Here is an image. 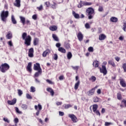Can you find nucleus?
Returning a JSON list of instances; mask_svg holds the SVG:
<instances>
[{"label":"nucleus","instance_id":"obj_1","mask_svg":"<svg viewBox=\"0 0 126 126\" xmlns=\"http://www.w3.org/2000/svg\"><path fill=\"white\" fill-rule=\"evenodd\" d=\"M23 40H25V44L27 46H30L31 45V36L28 35L27 36V33L24 32L22 35Z\"/></svg>","mask_w":126,"mask_h":126},{"label":"nucleus","instance_id":"obj_2","mask_svg":"<svg viewBox=\"0 0 126 126\" xmlns=\"http://www.w3.org/2000/svg\"><path fill=\"white\" fill-rule=\"evenodd\" d=\"M86 12L88 13V19H93V17H94V14H95L94 9L92 7H89L86 10Z\"/></svg>","mask_w":126,"mask_h":126},{"label":"nucleus","instance_id":"obj_3","mask_svg":"<svg viewBox=\"0 0 126 126\" xmlns=\"http://www.w3.org/2000/svg\"><path fill=\"white\" fill-rule=\"evenodd\" d=\"M9 14V13L8 12V11H2L0 14L1 20L2 21L5 22L6 21V18L8 17Z\"/></svg>","mask_w":126,"mask_h":126},{"label":"nucleus","instance_id":"obj_4","mask_svg":"<svg viewBox=\"0 0 126 126\" xmlns=\"http://www.w3.org/2000/svg\"><path fill=\"white\" fill-rule=\"evenodd\" d=\"M8 69H9V65L6 63L1 64L0 66V70L1 72L4 73Z\"/></svg>","mask_w":126,"mask_h":126},{"label":"nucleus","instance_id":"obj_5","mask_svg":"<svg viewBox=\"0 0 126 126\" xmlns=\"http://www.w3.org/2000/svg\"><path fill=\"white\" fill-rule=\"evenodd\" d=\"M69 118H70L73 123H77L78 122V119L74 114H69L68 115Z\"/></svg>","mask_w":126,"mask_h":126},{"label":"nucleus","instance_id":"obj_6","mask_svg":"<svg viewBox=\"0 0 126 126\" xmlns=\"http://www.w3.org/2000/svg\"><path fill=\"white\" fill-rule=\"evenodd\" d=\"M100 72L101 73H103L104 75H106V74H107V68H106L105 65H102V68H100Z\"/></svg>","mask_w":126,"mask_h":126},{"label":"nucleus","instance_id":"obj_7","mask_svg":"<svg viewBox=\"0 0 126 126\" xmlns=\"http://www.w3.org/2000/svg\"><path fill=\"white\" fill-rule=\"evenodd\" d=\"M33 69L34 70H36V71L42 70V69L41 68V66H40V64L39 63H36L34 64Z\"/></svg>","mask_w":126,"mask_h":126},{"label":"nucleus","instance_id":"obj_8","mask_svg":"<svg viewBox=\"0 0 126 126\" xmlns=\"http://www.w3.org/2000/svg\"><path fill=\"white\" fill-rule=\"evenodd\" d=\"M34 49L33 48H31L29 50L28 56L30 58H33L34 57Z\"/></svg>","mask_w":126,"mask_h":126},{"label":"nucleus","instance_id":"obj_9","mask_svg":"<svg viewBox=\"0 0 126 126\" xmlns=\"http://www.w3.org/2000/svg\"><path fill=\"white\" fill-rule=\"evenodd\" d=\"M94 93H95V89H92L87 92V94L88 96H92L94 95Z\"/></svg>","mask_w":126,"mask_h":126},{"label":"nucleus","instance_id":"obj_10","mask_svg":"<svg viewBox=\"0 0 126 126\" xmlns=\"http://www.w3.org/2000/svg\"><path fill=\"white\" fill-rule=\"evenodd\" d=\"M8 105H15L16 104V98H14L12 100H8Z\"/></svg>","mask_w":126,"mask_h":126},{"label":"nucleus","instance_id":"obj_11","mask_svg":"<svg viewBox=\"0 0 126 126\" xmlns=\"http://www.w3.org/2000/svg\"><path fill=\"white\" fill-rule=\"evenodd\" d=\"M77 38H78L79 41H82V40H83V34H82L81 32H79L78 33Z\"/></svg>","mask_w":126,"mask_h":126},{"label":"nucleus","instance_id":"obj_12","mask_svg":"<svg viewBox=\"0 0 126 126\" xmlns=\"http://www.w3.org/2000/svg\"><path fill=\"white\" fill-rule=\"evenodd\" d=\"M50 53H51V51H50V50H49V49L46 50V51L43 52V53L42 54V57H44V58L47 57V55H49V54H50Z\"/></svg>","mask_w":126,"mask_h":126},{"label":"nucleus","instance_id":"obj_13","mask_svg":"<svg viewBox=\"0 0 126 126\" xmlns=\"http://www.w3.org/2000/svg\"><path fill=\"white\" fill-rule=\"evenodd\" d=\"M47 91H48V92H50L52 96H54V95H55V92H54V90H53L51 88H48L47 89Z\"/></svg>","mask_w":126,"mask_h":126},{"label":"nucleus","instance_id":"obj_14","mask_svg":"<svg viewBox=\"0 0 126 126\" xmlns=\"http://www.w3.org/2000/svg\"><path fill=\"white\" fill-rule=\"evenodd\" d=\"M15 2L14 3V5L17 7H20V0H15Z\"/></svg>","mask_w":126,"mask_h":126},{"label":"nucleus","instance_id":"obj_15","mask_svg":"<svg viewBox=\"0 0 126 126\" xmlns=\"http://www.w3.org/2000/svg\"><path fill=\"white\" fill-rule=\"evenodd\" d=\"M31 66H32V63H29L27 67V68L30 72H31L32 71V69H31Z\"/></svg>","mask_w":126,"mask_h":126},{"label":"nucleus","instance_id":"obj_16","mask_svg":"<svg viewBox=\"0 0 126 126\" xmlns=\"http://www.w3.org/2000/svg\"><path fill=\"white\" fill-rule=\"evenodd\" d=\"M38 110H37V112L36 113V116H39L40 114V111L42 110V105H41V104H38Z\"/></svg>","mask_w":126,"mask_h":126},{"label":"nucleus","instance_id":"obj_17","mask_svg":"<svg viewBox=\"0 0 126 126\" xmlns=\"http://www.w3.org/2000/svg\"><path fill=\"white\" fill-rule=\"evenodd\" d=\"M42 74V70H40L39 71H38V72H36L34 74V77H39V75H41Z\"/></svg>","mask_w":126,"mask_h":126},{"label":"nucleus","instance_id":"obj_18","mask_svg":"<svg viewBox=\"0 0 126 126\" xmlns=\"http://www.w3.org/2000/svg\"><path fill=\"white\" fill-rule=\"evenodd\" d=\"M49 29L51 31H56L58 29V27L56 26H52L49 27Z\"/></svg>","mask_w":126,"mask_h":126},{"label":"nucleus","instance_id":"obj_19","mask_svg":"<svg viewBox=\"0 0 126 126\" xmlns=\"http://www.w3.org/2000/svg\"><path fill=\"white\" fill-rule=\"evenodd\" d=\"M7 39H11L12 38V33L10 32H8L7 34L6 35Z\"/></svg>","mask_w":126,"mask_h":126},{"label":"nucleus","instance_id":"obj_20","mask_svg":"<svg viewBox=\"0 0 126 126\" xmlns=\"http://www.w3.org/2000/svg\"><path fill=\"white\" fill-rule=\"evenodd\" d=\"M120 84L122 85V87H126V82H125L124 79L120 80Z\"/></svg>","mask_w":126,"mask_h":126},{"label":"nucleus","instance_id":"obj_21","mask_svg":"<svg viewBox=\"0 0 126 126\" xmlns=\"http://www.w3.org/2000/svg\"><path fill=\"white\" fill-rule=\"evenodd\" d=\"M110 21H111V22H118V18L115 17H112L110 18Z\"/></svg>","mask_w":126,"mask_h":126},{"label":"nucleus","instance_id":"obj_22","mask_svg":"<svg viewBox=\"0 0 126 126\" xmlns=\"http://www.w3.org/2000/svg\"><path fill=\"white\" fill-rule=\"evenodd\" d=\"M58 51L61 53H62L63 54H65L66 53L65 50L63 47H59V48L58 49Z\"/></svg>","mask_w":126,"mask_h":126},{"label":"nucleus","instance_id":"obj_23","mask_svg":"<svg viewBox=\"0 0 126 126\" xmlns=\"http://www.w3.org/2000/svg\"><path fill=\"white\" fill-rule=\"evenodd\" d=\"M79 84H80V81L79 80H78L77 81V82L75 83V86H74V89L75 90H77V89H78Z\"/></svg>","mask_w":126,"mask_h":126},{"label":"nucleus","instance_id":"obj_24","mask_svg":"<svg viewBox=\"0 0 126 126\" xmlns=\"http://www.w3.org/2000/svg\"><path fill=\"white\" fill-rule=\"evenodd\" d=\"M83 5H85V6L92 5V2H87V1H83Z\"/></svg>","mask_w":126,"mask_h":126},{"label":"nucleus","instance_id":"obj_25","mask_svg":"<svg viewBox=\"0 0 126 126\" xmlns=\"http://www.w3.org/2000/svg\"><path fill=\"white\" fill-rule=\"evenodd\" d=\"M106 39V35L104 34H101L99 36V40H105Z\"/></svg>","mask_w":126,"mask_h":126},{"label":"nucleus","instance_id":"obj_26","mask_svg":"<svg viewBox=\"0 0 126 126\" xmlns=\"http://www.w3.org/2000/svg\"><path fill=\"white\" fill-rule=\"evenodd\" d=\"M93 65L94 67H98L99 66V62L97 61H95L93 62Z\"/></svg>","mask_w":126,"mask_h":126},{"label":"nucleus","instance_id":"obj_27","mask_svg":"<svg viewBox=\"0 0 126 126\" xmlns=\"http://www.w3.org/2000/svg\"><path fill=\"white\" fill-rule=\"evenodd\" d=\"M20 19L23 25H25V17L20 16Z\"/></svg>","mask_w":126,"mask_h":126},{"label":"nucleus","instance_id":"obj_28","mask_svg":"<svg viewBox=\"0 0 126 126\" xmlns=\"http://www.w3.org/2000/svg\"><path fill=\"white\" fill-rule=\"evenodd\" d=\"M11 21L13 24H16V23H17V22H16V20H15V18H14V16L13 15L11 16Z\"/></svg>","mask_w":126,"mask_h":126},{"label":"nucleus","instance_id":"obj_29","mask_svg":"<svg viewBox=\"0 0 126 126\" xmlns=\"http://www.w3.org/2000/svg\"><path fill=\"white\" fill-rule=\"evenodd\" d=\"M39 44V39L38 38H34L33 40V45L34 46H37Z\"/></svg>","mask_w":126,"mask_h":126},{"label":"nucleus","instance_id":"obj_30","mask_svg":"<svg viewBox=\"0 0 126 126\" xmlns=\"http://www.w3.org/2000/svg\"><path fill=\"white\" fill-rule=\"evenodd\" d=\"M89 80L92 81V82H95V81H96V77L94 76H92L91 78H89Z\"/></svg>","mask_w":126,"mask_h":126},{"label":"nucleus","instance_id":"obj_31","mask_svg":"<svg viewBox=\"0 0 126 126\" xmlns=\"http://www.w3.org/2000/svg\"><path fill=\"white\" fill-rule=\"evenodd\" d=\"M52 37L53 38L54 40H55V41H56V42H59V38L58 37L57 35L53 34Z\"/></svg>","mask_w":126,"mask_h":126},{"label":"nucleus","instance_id":"obj_32","mask_svg":"<svg viewBox=\"0 0 126 126\" xmlns=\"http://www.w3.org/2000/svg\"><path fill=\"white\" fill-rule=\"evenodd\" d=\"M108 63H109V64H110L114 67H115L116 66V64H115V63L114 62V61H113L112 60H110L109 61H108Z\"/></svg>","mask_w":126,"mask_h":126},{"label":"nucleus","instance_id":"obj_33","mask_svg":"<svg viewBox=\"0 0 126 126\" xmlns=\"http://www.w3.org/2000/svg\"><path fill=\"white\" fill-rule=\"evenodd\" d=\"M73 15L74 16V17H75L76 19H79V14L75 13V12H73Z\"/></svg>","mask_w":126,"mask_h":126},{"label":"nucleus","instance_id":"obj_34","mask_svg":"<svg viewBox=\"0 0 126 126\" xmlns=\"http://www.w3.org/2000/svg\"><path fill=\"white\" fill-rule=\"evenodd\" d=\"M67 58L68 60H70V59L72 58V54H71V52H68L67 54Z\"/></svg>","mask_w":126,"mask_h":126},{"label":"nucleus","instance_id":"obj_35","mask_svg":"<svg viewBox=\"0 0 126 126\" xmlns=\"http://www.w3.org/2000/svg\"><path fill=\"white\" fill-rule=\"evenodd\" d=\"M97 109H98V105H97V104H94V105L93 106V112H95L96 111H97Z\"/></svg>","mask_w":126,"mask_h":126},{"label":"nucleus","instance_id":"obj_36","mask_svg":"<svg viewBox=\"0 0 126 126\" xmlns=\"http://www.w3.org/2000/svg\"><path fill=\"white\" fill-rule=\"evenodd\" d=\"M21 108L23 110H27V108H28V106L26 104H22L21 105Z\"/></svg>","mask_w":126,"mask_h":126},{"label":"nucleus","instance_id":"obj_37","mask_svg":"<svg viewBox=\"0 0 126 126\" xmlns=\"http://www.w3.org/2000/svg\"><path fill=\"white\" fill-rule=\"evenodd\" d=\"M117 99L118 100H122V94H121V93L117 94Z\"/></svg>","mask_w":126,"mask_h":126},{"label":"nucleus","instance_id":"obj_38","mask_svg":"<svg viewBox=\"0 0 126 126\" xmlns=\"http://www.w3.org/2000/svg\"><path fill=\"white\" fill-rule=\"evenodd\" d=\"M83 6V1H80V3L78 5L79 8H81Z\"/></svg>","mask_w":126,"mask_h":126},{"label":"nucleus","instance_id":"obj_39","mask_svg":"<svg viewBox=\"0 0 126 126\" xmlns=\"http://www.w3.org/2000/svg\"><path fill=\"white\" fill-rule=\"evenodd\" d=\"M35 91H36V88H35V87L33 86H32L31 87V92L34 93L35 92Z\"/></svg>","mask_w":126,"mask_h":126},{"label":"nucleus","instance_id":"obj_40","mask_svg":"<svg viewBox=\"0 0 126 126\" xmlns=\"http://www.w3.org/2000/svg\"><path fill=\"white\" fill-rule=\"evenodd\" d=\"M51 7L53 9H56L57 7V4L55 2H54L53 4H51Z\"/></svg>","mask_w":126,"mask_h":126},{"label":"nucleus","instance_id":"obj_41","mask_svg":"<svg viewBox=\"0 0 126 126\" xmlns=\"http://www.w3.org/2000/svg\"><path fill=\"white\" fill-rule=\"evenodd\" d=\"M71 67L74 70H78V68H79V66H71Z\"/></svg>","mask_w":126,"mask_h":126},{"label":"nucleus","instance_id":"obj_42","mask_svg":"<svg viewBox=\"0 0 126 126\" xmlns=\"http://www.w3.org/2000/svg\"><path fill=\"white\" fill-rule=\"evenodd\" d=\"M94 113H95V114H96V115L97 116H101V113H100V112L99 111V110H95V111H94Z\"/></svg>","mask_w":126,"mask_h":126},{"label":"nucleus","instance_id":"obj_43","mask_svg":"<svg viewBox=\"0 0 126 126\" xmlns=\"http://www.w3.org/2000/svg\"><path fill=\"white\" fill-rule=\"evenodd\" d=\"M18 94L19 96H21L23 94V92L21 90H18Z\"/></svg>","mask_w":126,"mask_h":126},{"label":"nucleus","instance_id":"obj_44","mask_svg":"<svg viewBox=\"0 0 126 126\" xmlns=\"http://www.w3.org/2000/svg\"><path fill=\"white\" fill-rule=\"evenodd\" d=\"M64 46L66 49H69V48H70V46H69V43H65Z\"/></svg>","mask_w":126,"mask_h":126},{"label":"nucleus","instance_id":"obj_45","mask_svg":"<svg viewBox=\"0 0 126 126\" xmlns=\"http://www.w3.org/2000/svg\"><path fill=\"white\" fill-rule=\"evenodd\" d=\"M15 110L18 114H22V112L19 111V109L18 107H15Z\"/></svg>","mask_w":126,"mask_h":126},{"label":"nucleus","instance_id":"obj_46","mask_svg":"<svg viewBox=\"0 0 126 126\" xmlns=\"http://www.w3.org/2000/svg\"><path fill=\"white\" fill-rule=\"evenodd\" d=\"M85 27L86 28V29H89L90 28V25H89V24L88 23H87L85 25Z\"/></svg>","mask_w":126,"mask_h":126},{"label":"nucleus","instance_id":"obj_47","mask_svg":"<svg viewBox=\"0 0 126 126\" xmlns=\"http://www.w3.org/2000/svg\"><path fill=\"white\" fill-rule=\"evenodd\" d=\"M88 51H89V52H91L92 53L94 51V49H93V47H90L88 48Z\"/></svg>","mask_w":126,"mask_h":126},{"label":"nucleus","instance_id":"obj_48","mask_svg":"<svg viewBox=\"0 0 126 126\" xmlns=\"http://www.w3.org/2000/svg\"><path fill=\"white\" fill-rule=\"evenodd\" d=\"M72 106H71L70 104H66L64 106L65 109H68V108H71Z\"/></svg>","mask_w":126,"mask_h":126},{"label":"nucleus","instance_id":"obj_49","mask_svg":"<svg viewBox=\"0 0 126 126\" xmlns=\"http://www.w3.org/2000/svg\"><path fill=\"white\" fill-rule=\"evenodd\" d=\"M111 125H113V123H112L111 122H105V126H111Z\"/></svg>","mask_w":126,"mask_h":126},{"label":"nucleus","instance_id":"obj_50","mask_svg":"<svg viewBox=\"0 0 126 126\" xmlns=\"http://www.w3.org/2000/svg\"><path fill=\"white\" fill-rule=\"evenodd\" d=\"M37 17V16L36 14H34V15H32V19H33V20H36Z\"/></svg>","mask_w":126,"mask_h":126},{"label":"nucleus","instance_id":"obj_51","mask_svg":"<svg viewBox=\"0 0 126 126\" xmlns=\"http://www.w3.org/2000/svg\"><path fill=\"white\" fill-rule=\"evenodd\" d=\"M26 97L27 99H32V96L29 94H26Z\"/></svg>","mask_w":126,"mask_h":126},{"label":"nucleus","instance_id":"obj_52","mask_svg":"<svg viewBox=\"0 0 126 126\" xmlns=\"http://www.w3.org/2000/svg\"><path fill=\"white\" fill-rule=\"evenodd\" d=\"M103 7L102 6H99L98 8V11H99L100 12H101V11H103Z\"/></svg>","mask_w":126,"mask_h":126},{"label":"nucleus","instance_id":"obj_53","mask_svg":"<svg viewBox=\"0 0 126 126\" xmlns=\"http://www.w3.org/2000/svg\"><path fill=\"white\" fill-rule=\"evenodd\" d=\"M126 23L125 22L124 23V25H123V29L124 30V31H125V32H126Z\"/></svg>","mask_w":126,"mask_h":126},{"label":"nucleus","instance_id":"obj_54","mask_svg":"<svg viewBox=\"0 0 126 126\" xmlns=\"http://www.w3.org/2000/svg\"><path fill=\"white\" fill-rule=\"evenodd\" d=\"M45 5H46V7H49L50 6V2L47 1L45 3Z\"/></svg>","mask_w":126,"mask_h":126},{"label":"nucleus","instance_id":"obj_55","mask_svg":"<svg viewBox=\"0 0 126 126\" xmlns=\"http://www.w3.org/2000/svg\"><path fill=\"white\" fill-rule=\"evenodd\" d=\"M3 121L6 122V123H8V124H9V120H8V119L4 118H3Z\"/></svg>","mask_w":126,"mask_h":126},{"label":"nucleus","instance_id":"obj_56","mask_svg":"<svg viewBox=\"0 0 126 126\" xmlns=\"http://www.w3.org/2000/svg\"><path fill=\"white\" fill-rule=\"evenodd\" d=\"M55 61H57L58 60V54H54V58Z\"/></svg>","mask_w":126,"mask_h":126},{"label":"nucleus","instance_id":"obj_57","mask_svg":"<svg viewBox=\"0 0 126 126\" xmlns=\"http://www.w3.org/2000/svg\"><path fill=\"white\" fill-rule=\"evenodd\" d=\"M46 82L49 83V84H53V82H52V81L49 80V79H47L46 80Z\"/></svg>","mask_w":126,"mask_h":126},{"label":"nucleus","instance_id":"obj_58","mask_svg":"<svg viewBox=\"0 0 126 126\" xmlns=\"http://www.w3.org/2000/svg\"><path fill=\"white\" fill-rule=\"evenodd\" d=\"M56 46L57 48H61V43H56Z\"/></svg>","mask_w":126,"mask_h":126},{"label":"nucleus","instance_id":"obj_59","mask_svg":"<svg viewBox=\"0 0 126 126\" xmlns=\"http://www.w3.org/2000/svg\"><path fill=\"white\" fill-rule=\"evenodd\" d=\"M19 122V120H18V118H15L14 120V122L17 125V124Z\"/></svg>","mask_w":126,"mask_h":126},{"label":"nucleus","instance_id":"obj_60","mask_svg":"<svg viewBox=\"0 0 126 126\" xmlns=\"http://www.w3.org/2000/svg\"><path fill=\"white\" fill-rule=\"evenodd\" d=\"M59 113L60 116H63V115H64V113H63V112L59 111Z\"/></svg>","mask_w":126,"mask_h":126},{"label":"nucleus","instance_id":"obj_61","mask_svg":"<svg viewBox=\"0 0 126 126\" xmlns=\"http://www.w3.org/2000/svg\"><path fill=\"white\" fill-rule=\"evenodd\" d=\"M123 67L125 71H126V63H124L123 65Z\"/></svg>","mask_w":126,"mask_h":126},{"label":"nucleus","instance_id":"obj_62","mask_svg":"<svg viewBox=\"0 0 126 126\" xmlns=\"http://www.w3.org/2000/svg\"><path fill=\"white\" fill-rule=\"evenodd\" d=\"M39 10H42L43 9V5H41L39 7H37Z\"/></svg>","mask_w":126,"mask_h":126},{"label":"nucleus","instance_id":"obj_63","mask_svg":"<svg viewBox=\"0 0 126 126\" xmlns=\"http://www.w3.org/2000/svg\"><path fill=\"white\" fill-rule=\"evenodd\" d=\"M59 78L60 80H63L64 77H63V76L62 75V76H60Z\"/></svg>","mask_w":126,"mask_h":126},{"label":"nucleus","instance_id":"obj_64","mask_svg":"<svg viewBox=\"0 0 126 126\" xmlns=\"http://www.w3.org/2000/svg\"><path fill=\"white\" fill-rule=\"evenodd\" d=\"M8 45H9L10 47H12V46H13V44H12V42H11V41L8 42Z\"/></svg>","mask_w":126,"mask_h":126}]
</instances>
